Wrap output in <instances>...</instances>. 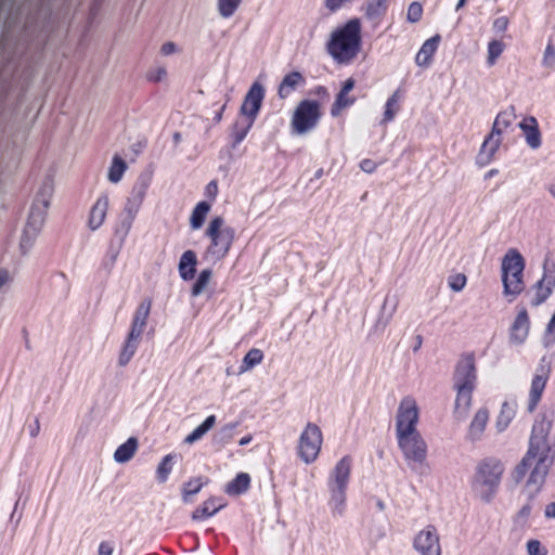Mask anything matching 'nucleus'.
<instances>
[{
  "instance_id": "nucleus-1",
  "label": "nucleus",
  "mask_w": 555,
  "mask_h": 555,
  "mask_svg": "<svg viewBox=\"0 0 555 555\" xmlns=\"http://www.w3.org/2000/svg\"><path fill=\"white\" fill-rule=\"evenodd\" d=\"M551 422L545 418L537 421L531 430L529 448L521 462L515 467L512 476L515 482L524 480L529 473L528 485L541 486L553 464L547 436Z\"/></svg>"
},
{
  "instance_id": "nucleus-2",
  "label": "nucleus",
  "mask_w": 555,
  "mask_h": 555,
  "mask_svg": "<svg viewBox=\"0 0 555 555\" xmlns=\"http://www.w3.org/2000/svg\"><path fill=\"white\" fill-rule=\"evenodd\" d=\"M363 47L362 23L353 17L335 27L325 42V51L336 65H351Z\"/></svg>"
},
{
  "instance_id": "nucleus-3",
  "label": "nucleus",
  "mask_w": 555,
  "mask_h": 555,
  "mask_svg": "<svg viewBox=\"0 0 555 555\" xmlns=\"http://www.w3.org/2000/svg\"><path fill=\"white\" fill-rule=\"evenodd\" d=\"M477 384V367L473 352L463 353L453 374V387L456 391L454 413L464 417L470 409L473 391Z\"/></svg>"
},
{
  "instance_id": "nucleus-4",
  "label": "nucleus",
  "mask_w": 555,
  "mask_h": 555,
  "mask_svg": "<svg viewBox=\"0 0 555 555\" xmlns=\"http://www.w3.org/2000/svg\"><path fill=\"white\" fill-rule=\"evenodd\" d=\"M209 244L205 250V258L214 262L223 260L230 253L236 238L235 229L227 225L222 217H214L205 230Z\"/></svg>"
},
{
  "instance_id": "nucleus-5",
  "label": "nucleus",
  "mask_w": 555,
  "mask_h": 555,
  "mask_svg": "<svg viewBox=\"0 0 555 555\" xmlns=\"http://www.w3.org/2000/svg\"><path fill=\"white\" fill-rule=\"evenodd\" d=\"M352 459L350 455L343 456L331 472L327 479L330 491L328 505L333 513L341 515L346 506V492L350 480Z\"/></svg>"
},
{
  "instance_id": "nucleus-6",
  "label": "nucleus",
  "mask_w": 555,
  "mask_h": 555,
  "mask_svg": "<svg viewBox=\"0 0 555 555\" xmlns=\"http://www.w3.org/2000/svg\"><path fill=\"white\" fill-rule=\"evenodd\" d=\"M504 470L503 463L496 457H486L477 464L474 485L480 488L482 500L489 502L495 494Z\"/></svg>"
},
{
  "instance_id": "nucleus-7",
  "label": "nucleus",
  "mask_w": 555,
  "mask_h": 555,
  "mask_svg": "<svg viewBox=\"0 0 555 555\" xmlns=\"http://www.w3.org/2000/svg\"><path fill=\"white\" fill-rule=\"evenodd\" d=\"M525 260L516 249H509L502 259V282L505 296L516 297L525 289Z\"/></svg>"
},
{
  "instance_id": "nucleus-8",
  "label": "nucleus",
  "mask_w": 555,
  "mask_h": 555,
  "mask_svg": "<svg viewBox=\"0 0 555 555\" xmlns=\"http://www.w3.org/2000/svg\"><path fill=\"white\" fill-rule=\"evenodd\" d=\"M322 117L321 104L315 100H301L291 117L293 134L302 135L317 128Z\"/></svg>"
},
{
  "instance_id": "nucleus-9",
  "label": "nucleus",
  "mask_w": 555,
  "mask_h": 555,
  "mask_svg": "<svg viewBox=\"0 0 555 555\" xmlns=\"http://www.w3.org/2000/svg\"><path fill=\"white\" fill-rule=\"evenodd\" d=\"M323 443L321 428L314 423H308L299 436L297 454L306 464L317 461Z\"/></svg>"
},
{
  "instance_id": "nucleus-10",
  "label": "nucleus",
  "mask_w": 555,
  "mask_h": 555,
  "mask_svg": "<svg viewBox=\"0 0 555 555\" xmlns=\"http://www.w3.org/2000/svg\"><path fill=\"white\" fill-rule=\"evenodd\" d=\"M396 439L410 467L414 468L416 465H424L426 463L428 448L420 431L399 436Z\"/></svg>"
},
{
  "instance_id": "nucleus-11",
  "label": "nucleus",
  "mask_w": 555,
  "mask_h": 555,
  "mask_svg": "<svg viewBox=\"0 0 555 555\" xmlns=\"http://www.w3.org/2000/svg\"><path fill=\"white\" fill-rule=\"evenodd\" d=\"M420 409L416 400L406 396L401 399L396 413V437L417 433Z\"/></svg>"
},
{
  "instance_id": "nucleus-12",
  "label": "nucleus",
  "mask_w": 555,
  "mask_h": 555,
  "mask_svg": "<svg viewBox=\"0 0 555 555\" xmlns=\"http://www.w3.org/2000/svg\"><path fill=\"white\" fill-rule=\"evenodd\" d=\"M38 202L39 199L37 198L35 205L31 207L29 217L21 237L20 247L23 254H26L31 248L44 223V210L49 207V199L44 198L41 201L42 210L37 207Z\"/></svg>"
},
{
  "instance_id": "nucleus-13",
  "label": "nucleus",
  "mask_w": 555,
  "mask_h": 555,
  "mask_svg": "<svg viewBox=\"0 0 555 555\" xmlns=\"http://www.w3.org/2000/svg\"><path fill=\"white\" fill-rule=\"evenodd\" d=\"M555 287V263L550 259H545L543 263V275L533 285L534 295L531 299V306L538 307L542 305L553 293Z\"/></svg>"
},
{
  "instance_id": "nucleus-14",
  "label": "nucleus",
  "mask_w": 555,
  "mask_h": 555,
  "mask_svg": "<svg viewBox=\"0 0 555 555\" xmlns=\"http://www.w3.org/2000/svg\"><path fill=\"white\" fill-rule=\"evenodd\" d=\"M413 546L420 555H441V544L437 529L426 526L414 538Z\"/></svg>"
},
{
  "instance_id": "nucleus-15",
  "label": "nucleus",
  "mask_w": 555,
  "mask_h": 555,
  "mask_svg": "<svg viewBox=\"0 0 555 555\" xmlns=\"http://www.w3.org/2000/svg\"><path fill=\"white\" fill-rule=\"evenodd\" d=\"M264 94V87L259 81L253 82L241 105V115L255 121L262 106Z\"/></svg>"
},
{
  "instance_id": "nucleus-16",
  "label": "nucleus",
  "mask_w": 555,
  "mask_h": 555,
  "mask_svg": "<svg viewBox=\"0 0 555 555\" xmlns=\"http://www.w3.org/2000/svg\"><path fill=\"white\" fill-rule=\"evenodd\" d=\"M354 86L356 80L352 77L344 81L340 90L335 96V101L331 106L330 113L332 117H339L345 109L351 107L356 103L357 98L350 94V92L354 89Z\"/></svg>"
},
{
  "instance_id": "nucleus-17",
  "label": "nucleus",
  "mask_w": 555,
  "mask_h": 555,
  "mask_svg": "<svg viewBox=\"0 0 555 555\" xmlns=\"http://www.w3.org/2000/svg\"><path fill=\"white\" fill-rule=\"evenodd\" d=\"M150 183L146 179H139L132 186L126 205V210L129 214L131 221L134 219L143 204Z\"/></svg>"
},
{
  "instance_id": "nucleus-18",
  "label": "nucleus",
  "mask_w": 555,
  "mask_h": 555,
  "mask_svg": "<svg viewBox=\"0 0 555 555\" xmlns=\"http://www.w3.org/2000/svg\"><path fill=\"white\" fill-rule=\"evenodd\" d=\"M225 506L227 503L222 498L210 496L193 511L192 520L202 521L208 519Z\"/></svg>"
},
{
  "instance_id": "nucleus-19",
  "label": "nucleus",
  "mask_w": 555,
  "mask_h": 555,
  "mask_svg": "<svg viewBox=\"0 0 555 555\" xmlns=\"http://www.w3.org/2000/svg\"><path fill=\"white\" fill-rule=\"evenodd\" d=\"M548 379L547 373L544 369L540 370V373H535L530 386L529 399H528V410L533 412L540 402L542 395L544 392L546 383Z\"/></svg>"
},
{
  "instance_id": "nucleus-20",
  "label": "nucleus",
  "mask_w": 555,
  "mask_h": 555,
  "mask_svg": "<svg viewBox=\"0 0 555 555\" xmlns=\"http://www.w3.org/2000/svg\"><path fill=\"white\" fill-rule=\"evenodd\" d=\"M501 135L491 131L481 144L477 162L480 166L490 164L501 145Z\"/></svg>"
},
{
  "instance_id": "nucleus-21",
  "label": "nucleus",
  "mask_w": 555,
  "mask_h": 555,
  "mask_svg": "<svg viewBox=\"0 0 555 555\" xmlns=\"http://www.w3.org/2000/svg\"><path fill=\"white\" fill-rule=\"evenodd\" d=\"M306 85L305 76L297 70L286 74L278 88V95L280 99H287L297 88Z\"/></svg>"
},
{
  "instance_id": "nucleus-22",
  "label": "nucleus",
  "mask_w": 555,
  "mask_h": 555,
  "mask_svg": "<svg viewBox=\"0 0 555 555\" xmlns=\"http://www.w3.org/2000/svg\"><path fill=\"white\" fill-rule=\"evenodd\" d=\"M519 127L525 135L526 143L531 149L535 150L541 146V131L535 117H526L519 124Z\"/></svg>"
},
{
  "instance_id": "nucleus-23",
  "label": "nucleus",
  "mask_w": 555,
  "mask_h": 555,
  "mask_svg": "<svg viewBox=\"0 0 555 555\" xmlns=\"http://www.w3.org/2000/svg\"><path fill=\"white\" fill-rule=\"evenodd\" d=\"M530 330V320L526 308H521L511 327V339L520 344L527 338Z\"/></svg>"
},
{
  "instance_id": "nucleus-24",
  "label": "nucleus",
  "mask_w": 555,
  "mask_h": 555,
  "mask_svg": "<svg viewBox=\"0 0 555 555\" xmlns=\"http://www.w3.org/2000/svg\"><path fill=\"white\" fill-rule=\"evenodd\" d=\"M108 204V196L106 194H103L96 199V202L92 206L88 221V225L92 231L99 229L103 224L106 218Z\"/></svg>"
},
{
  "instance_id": "nucleus-25",
  "label": "nucleus",
  "mask_w": 555,
  "mask_h": 555,
  "mask_svg": "<svg viewBox=\"0 0 555 555\" xmlns=\"http://www.w3.org/2000/svg\"><path fill=\"white\" fill-rule=\"evenodd\" d=\"M440 35H435L427 39L418 50L415 56V63L421 67H427L433 62L434 55L437 52L440 43Z\"/></svg>"
},
{
  "instance_id": "nucleus-26",
  "label": "nucleus",
  "mask_w": 555,
  "mask_h": 555,
  "mask_svg": "<svg viewBox=\"0 0 555 555\" xmlns=\"http://www.w3.org/2000/svg\"><path fill=\"white\" fill-rule=\"evenodd\" d=\"M152 308V299L145 298L137 307L131 322L130 331L135 334H143Z\"/></svg>"
},
{
  "instance_id": "nucleus-27",
  "label": "nucleus",
  "mask_w": 555,
  "mask_h": 555,
  "mask_svg": "<svg viewBox=\"0 0 555 555\" xmlns=\"http://www.w3.org/2000/svg\"><path fill=\"white\" fill-rule=\"evenodd\" d=\"M404 98V90L398 88L393 91V93L387 99L384 107V114L382 118V124L387 125L391 122L396 115L401 109V102Z\"/></svg>"
},
{
  "instance_id": "nucleus-28",
  "label": "nucleus",
  "mask_w": 555,
  "mask_h": 555,
  "mask_svg": "<svg viewBox=\"0 0 555 555\" xmlns=\"http://www.w3.org/2000/svg\"><path fill=\"white\" fill-rule=\"evenodd\" d=\"M141 334H135L134 332H129L128 336L124 343V346L120 350L119 358H118V364L120 366L127 365L132 357L134 356L139 340H140Z\"/></svg>"
},
{
  "instance_id": "nucleus-29",
  "label": "nucleus",
  "mask_w": 555,
  "mask_h": 555,
  "mask_svg": "<svg viewBox=\"0 0 555 555\" xmlns=\"http://www.w3.org/2000/svg\"><path fill=\"white\" fill-rule=\"evenodd\" d=\"M197 258L193 250H186L182 254L179 261V274L184 281H190L196 272Z\"/></svg>"
},
{
  "instance_id": "nucleus-30",
  "label": "nucleus",
  "mask_w": 555,
  "mask_h": 555,
  "mask_svg": "<svg viewBox=\"0 0 555 555\" xmlns=\"http://www.w3.org/2000/svg\"><path fill=\"white\" fill-rule=\"evenodd\" d=\"M250 476L247 473H238L231 481L225 485V493L231 496H238L250 488Z\"/></svg>"
},
{
  "instance_id": "nucleus-31",
  "label": "nucleus",
  "mask_w": 555,
  "mask_h": 555,
  "mask_svg": "<svg viewBox=\"0 0 555 555\" xmlns=\"http://www.w3.org/2000/svg\"><path fill=\"white\" fill-rule=\"evenodd\" d=\"M209 483V478L204 476L192 477L182 486L181 495L184 503L191 501V496L197 494L203 487Z\"/></svg>"
},
{
  "instance_id": "nucleus-32",
  "label": "nucleus",
  "mask_w": 555,
  "mask_h": 555,
  "mask_svg": "<svg viewBox=\"0 0 555 555\" xmlns=\"http://www.w3.org/2000/svg\"><path fill=\"white\" fill-rule=\"evenodd\" d=\"M488 420H489V411L487 409L482 408L476 412V414L469 425V431H468L472 439H478L481 436V434L486 429Z\"/></svg>"
},
{
  "instance_id": "nucleus-33",
  "label": "nucleus",
  "mask_w": 555,
  "mask_h": 555,
  "mask_svg": "<svg viewBox=\"0 0 555 555\" xmlns=\"http://www.w3.org/2000/svg\"><path fill=\"white\" fill-rule=\"evenodd\" d=\"M138 449V440L134 437H130L126 442L120 444L115 453H114V460L117 463H127L130 461L133 455L135 454Z\"/></svg>"
},
{
  "instance_id": "nucleus-34",
  "label": "nucleus",
  "mask_w": 555,
  "mask_h": 555,
  "mask_svg": "<svg viewBox=\"0 0 555 555\" xmlns=\"http://www.w3.org/2000/svg\"><path fill=\"white\" fill-rule=\"evenodd\" d=\"M210 208L211 205L206 201L196 204L190 217V227L192 230H198L203 227Z\"/></svg>"
},
{
  "instance_id": "nucleus-35",
  "label": "nucleus",
  "mask_w": 555,
  "mask_h": 555,
  "mask_svg": "<svg viewBox=\"0 0 555 555\" xmlns=\"http://www.w3.org/2000/svg\"><path fill=\"white\" fill-rule=\"evenodd\" d=\"M216 424V415H209L201 425H198L191 434H189L184 442L192 444L199 440Z\"/></svg>"
},
{
  "instance_id": "nucleus-36",
  "label": "nucleus",
  "mask_w": 555,
  "mask_h": 555,
  "mask_svg": "<svg viewBox=\"0 0 555 555\" xmlns=\"http://www.w3.org/2000/svg\"><path fill=\"white\" fill-rule=\"evenodd\" d=\"M264 354L258 348H251L243 358L240 373L247 372L263 361Z\"/></svg>"
},
{
  "instance_id": "nucleus-37",
  "label": "nucleus",
  "mask_w": 555,
  "mask_h": 555,
  "mask_svg": "<svg viewBox=\"0 0 555 555\" xmlns=\"http://www.w3.org/2000/svg\"><path fill=\"white\" fill-rule=\"evenodd\" d=\"M128 166L126 162L119 155H115L112 159V164L108 169V180L112 183H118L121 180Z\"/></svg>"
},
{
  "instance_id": "nucleus-38",
  "label": "nucleus",
  "mask_w": 555,
  "mask_h": 555,
  "mask_svg": "<svg viewBox=\"0 0 555 555\" xmlns=\"http://www.w3.org/2000/svg\"><path fill=\"white\" fill-rule=\"evenodd\" d=\"M173 454L165 455L156 469V478L159 482H166L173 467Z\"/></svg>"
},
{
  "instance_id": "nucleus-39",
  "label": "nucleus",
  "mask_w": 555,
  "mask_h": 555,
  "mask_svg": "<svg viewBox=\"0 0 555 555\" xmlns=\"http://www.w3.org/2000/svg\"><path fill=\"white\" fill-rule=\"evenodd\" d=\"M254 122L255 121H251V119H247L246 124H241L240 121L234 124L231 134L233 146L238 145L246 138Z\"/></svg>"
},
{
  "instance_id": "nucleus-40",
  "label": "nucleus",
  "mask_w": 555,
  "mask_h": 555,
  "mask_svg": "<svg viewBox=\"0 0 555 555\" xmlns=\"http://www.w3.org/2000/svg\"><path fill=\"white\" fill-rule=\"evenodd\" d=\"M514 116L512 113L508 112H501L496 115L492 130L494 133H498V135H501L504 130H506L513 122Z\"/></svg>"
},
{
  "instance_id": "nucleus-41",
  "label": "nucleus",
  "mask_w": 555,
  "mask_h": 555,
  "mask_svg": "<svg viewBox=\"0 0 555 555\" xmlns=\"http://www.w3.org/2000/svg\"><path fill=\"white\" fill-rule=\"evenodd\" d=\"M505 49L502 40H492L488 43L487 64L493 66Z\"/></svg>"
},
{
  "instance_id": "nucleus-42",
  "label": "nucleus",
  "mask_w": 555,
  "mask_h": 555,
  "mask_svg": "<svg viewBox=\"0 0 555 555\" xmlns=\"http://www.w3.org/2000/svg\"><path fill=\"white\" fill-rule=\"evenodd\" d=\"M211 278V270H203L192 286L191 295L196 297L203 293Z\"/></svg>"
},
{
  "instance_id": "nucleus-43",
  "label": "nucleus",
  "mask_w": 555,
  "mask_h": 555,
  "mask_svg": "<svg viewBox=\"0 0 555 555\" xmlns=\"http://www.w3.org/2000/svg\"><path fill=\"white\" fill-rule=\"evenodd\" d=\"M513 418V412L508 404L505 402L502 405L501 412L496 420V427L499 430H504Z\"/></svg>"
},
{
  "instance_id": "nucleus-44",
  "label": "nucleus",
  "mask_w": 555,
  "mask_h": 555,
  "mask_svg": "<svg viewBox=\"0 0 555 555\" xmlns=\"http://www.w3.org/2000/svg\"><path fill=\"white\" fill-rule=\"evenodd\" d=\"M467 283V278L464 273L451 274L448 278V285L454 292H461L464 289Z\"/></svg>"
},
{
  "instance_id": "nucleus-45",
  "label": "nucleus",
  "mask_w": 555,
  "mask_h": 555,
  "mask_svg": "<svg viewBox=\"0 0 555 555\" xmlns=\"http://www.w3.org/2000/svg\"><path fill=\"white\" fill-rule=\"evenodd\" d=\"M423 8L421 2H411L408 9L406 18L411 23H416L422 18Z\"/></svg>"
},
{
  "instance_id": "nucleus-46",
  "label": "nucleus",
  "mask_w": 555,
  "mask_h": 555,
  "mask_svg": "<svg viewBox=\"0 0 555 555\" xmlns=\"http://www.w3.org/2000/svg\"><path fill=\"white\" fill-rule=\"evenodd\" d=\"M527 552L529 555H547V550L542 546L539 540H529L527 542Z\"/></svg>"
},
{
  "instance_id": "nucleus-47",
  "label": "nucleus",
  "mask_w": 555,
  "mask_h": 555,
  "mask_svg": "<svg viewBox=\"0 0 555 555\" xmlns=\"http://www.w3.org/2000/svg\"><path fill=\"white\" fill-rule=\"evenodd\" d=\"M542 63L546 67H553L555 65V46L552 42L546 44Z\"/></svg>"
},
{
  "instance_id": "nucleus-48",
  "label": "nucleus",
  "mask_w": 555,
  "mask_h": 555,
  "mask_svg": "<svg viewBox=\"0 0 555 555\" xmlns=\"http://www.w3.org/2000/svg\"><path fill=\"white\" fill-rule=\"evenodd\" d=\"M167 76V70L165 67H157L154 69H151L146 74V78L149 81L152 82H159Z\"/></svg>"
},
{
  "instance_id": "nucleus-49",
  "label": "nucleus",
  "mask_w": 555,
  "mask_h": 555,
  "mask_svg": "<svg viewBox=\"0 0 555 555\" xmlns=\"http://www.w3.org/2000/svg\"><path fill=\"white\" fill-rule=\"evenodd\" d=\"M240 2H219V12L223 17H230L237 9Z\"/></svg>"
},
{
  "instance_id": "nucleus-50",
  "label": "nucleus",
  "mask_w": 555,
  "mask_h": 555,
  "mask_svg": "<svg viewBox=\"0 0 555 555\" xmlns=\"http://www.w3.org/2000/svg\"><path fill=\"white\" fill-rule=\"evenodd\" d=\"M115 544L113 541H102L99 544L98 555H113Z\"/></svg>"
},
{
  "instance_id": "nucleus-51",
  "label": "nucleus",
  "mask_w": 555,
  "mask_h": 555,
  "mask_svg": "<svg viewBox=\"0 0 555 555\" xmlns=\"http://www.w3.org/2000/svg\"><path fill=\"white\" fill-rule=\"evenodd\" d=\"M359 166L362 171L373 173L377 169L378 164L370 158H364L360 162Z\"/></svg>"
},
{
  "instance_id": "nucleus-52",
  "label": "nucleus",
  "mask_w": 555,
  "mask_h": 555,
  "mask_svg": "<svg viewBox=\"0 0 555 555\" xmlns=\"http://www.w3.org/2000/svg\"><path fill=\"white\" fill-rule=\"evenodd\" d=\"M508 26V18L505 16L498 17L493 22V29L496 33H504L507 29Z\"/></svg>"
},
{
  "instance_id": "nucleus-53",
  "label": "nucleus",
  "mask_w": 555,
  "mask_h": 555,
  "mask_svg": "<svg viewBox=\"0 0 555 555\" xmlns=\"http://www.w3.org/2000/svg\"><path fill=\"white\" fill-rule=\"evenodd\" d=\"M218 194V183L217 181H210L205 188V195L209 197L211 201H215Z\"/></svg>"
},
{
  "instance_id": "nucleus-54",
  "label": "nucleus",
  "mask_w": 555,
  "mask_h": 555,
  "mask_svg": "<svg viewBox=\"0 0 555 555\" xmlns=\"http://www.w3.org/2000/svg\"><path fill=\"white\" fill-rule=\"evenodd\" d=\"M176 51V44L171 41L162 46L160 52L163 55H169Z\"/></svg>"
},
{
  "instance_id": "nucleus-55",
  "label": "nucleus",
  "mask_w": 555,
  "mask_h": 555,
  "mask_svg": "<svg viewBox=\"0 0 555 555\" xmlns=\"http://www.w3.org/2000/svg\"><path fill=\"white\" fill-rule=\"evenodd\" d=\"M545 516L548 518H555V502L550 503L545 507Z\"/></svg>"
},
{
  "instance_id": "nucleus-56",
  "label": "nucleus",
  "mask_w": 555,
  "mask_h": 555,
  "mask_svg": "<svg viewBox=\"0 0 555 555\" xmlns=\"http://www.w3.org/2000/svg\"><path fill=\"white\" fill-rule=\"evenodd\" d=\"M39 431H40V423H39V420L36 418L34 425L30 426L29 433H30L31 437H37Z\"/></svg>"
},
{
  "instance_id": "nucleus-57",
  "label": "nucleus",
  "mask_w": 555,
  "mask_h": 555,
  "mask_svg": "<svg viewBox=\"0 0 555 555\" xmlns=\"http://www.w3.org/2000/svg\"><path fill=\"white\" fill-rule=\"evenodd\" d=\"M10 280V274L7 270H0V288Z\"/></svg>"
},
{
  "instance_id": "nucleus-58",
  "label": "nucleus",
  "mask_w": 555,
  "mask_h": 555,
  "mask_svg": "<svg viewBox=\"0 0 555 555\" xmlns=\"http://www.w3.org/2000/svg\"><path fill=\"white\" fill-rule=\"evenodd\" d=\"M531 513V506L529 504H526L525 506L521 507V509L519 511V515L520 517L522 518H526L530 515Z\"/></svg>"
},
{
  "instance_id": "nucleus-59",
  "label": "nucleus",
  "mask_w": 555,
  "mask_h": 555,
  "mask_svg": "<svg viewBox=\"0 0 555 555\" xmlns=\"http://www.w3.org/2000/svg\"><path fill=\"white\" fill-rule=\"evenodd\" d=\"M314 94L315 95H319V96H325L327 95V88L324 87V86H318L315 89H314Z\"/></svg>"
},
{
  "instance_id": "nucleus-60",
  "label": "nucleus",
  "mask_w": 555,
  "mask_h": 555,
  "mask_svg": "<svg viewBox=\"0 0 555 555\" xmlns=\"http://www.w3.org/2000/svg\"><path fill=\"white\" fill-rule=\"evenodd\" d=\"M229 100L225 101V103L220 107V109L216 113L214 119L219 122L222 119L223 112L227 107V103Z\"/></svg>"
},
{
  "instance_id": "nucleus-61",
  "label": "nucleus",
  "mask_w": 555,
  "mask_h": 555,
  "mask_svg": "<svg viewBox=\"0 0 555 555\" xmlns=\"http://www.w3.org/2000/svg\"><path fill=\"white\" fill-rule=\"evenodd\" d=\"M23 334H24V337H25V347L26 349L30 350L31 349V345H30V341H29V338H28V332L27 330H23Z\"/></svg>"
},
{
  "instance_id": "nucleus-62",
  "label": "nucleus",
  "mask_w": 555,
  "mask_h": 555,
  "mask_svg": "<svg viewBox=\"0 0 555 555\" xmlns=\"http://www.w3.org/2000/svg\"><path fill=\"white\" fill-rule=\"evenodd\" d=\"M499 173V170L493 168L486 173V179H490Z\"/></svg>"
},
{
  "instance_id": "nucleus-63",
  "label": "nucleus",
  "mask_w": 555,
  "mask_h": 555,
  "mask_svg": "<svg viewBox=\"0 0 555 555\" xmlns=\"http://www.w3.org/2000/svg\"><path fill=\"white\" fill-rule=\"evenodd\" d=\"M251 440V437L250 436H246V437H243L241 440H240V446H245L247 443H249Z\"/></svg>"
},
{
  "instance_id": "nucleus-64",
  "label": "nucleus",
  "mask_w": 555,
  "mask_h": 555,
  "mask_svg": "<svg viewBox=\"0 0 555 555\" xmlns=\"http://www.w3.org/2000/svg\"><path fill=\"white\" fill-rule=\"evenodd\" d=\"M548 191L551 192V194L555 197V184H552L550 188H548Z\"/></svg>"
}]
</instances>
